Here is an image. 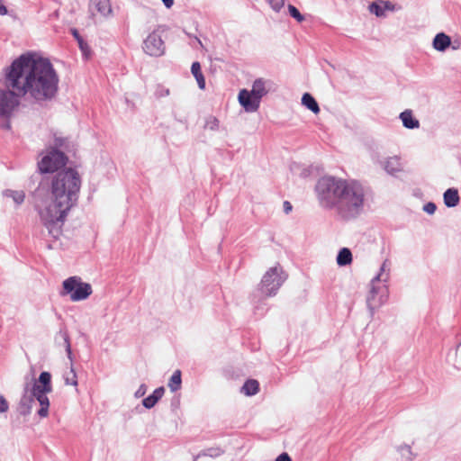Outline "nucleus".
<instances>
[{"instance_id":"1","label":"nucleus","mask_w":461,"mask_h":461,"mask_svg":"<svg viewBox=\"0 0 461 461\" xmlns=\"http://www.w3.org/2000/svg\"><path fill=\"white\" fill-rule=\"evenodd\" d=\"M80 186L78 172L66 168L43 177L32 193L41 220L54 239L59 237L68 212L77 203Z\"/></svg>"},{"instance_id":"2","label":"nucleus","mask_w":461,"mask_h":461,"mask_svg":"<svg viewBox=\"0 0 461 461\" xmlns=\"http://www.w3.org/2000/svg\"><path fill=\"white\" fill-rule=\"evenodd\" d=\"M8 86L37 104L50 102L58 94L59 78L48 59L32 53L21 55L5 69Z\"/></svg>"},{"instance_id":"3","label":"nucleus","mask_w":461,"mask_h":461,"mask_svg":"<svg viewBox=\"0 0 461 461\" xmlns=\"http://www.w3.org/2000/svg\"><path fill=\"white\" fill-rule=\"evenodd\" d=\"M366 194L367 188L362 183L348 179L334 213L344 221L357 219L364 212Z\"/></svg>"},{"instance_id":"4","label":"nucleus","mask_w":461,"mask_h":461,"mask_svg":"<svg viewBox=\"0 0 461 461\" xmlns=\"http://www.w3.org/2000/svg\"><path fill=\"white\" fill-rule=\"evenodd\" d=\"M347 180L336 176H324L317 181L315 193L321 208L335 211Z\"/></svg>"},{"instance_id":"5","label":"nucleus","mask_w":461,"mask_h":461,"mask_svg":"<svg viewBox=\"0 0 461 461\" xmlns=\"http://www.w3.org/2000/svg\"><path fill=\"white\" fill-rule=\"evenodd\" d=\"M391 261L385 259L380 268L379 272L371 280V288L369 294L366 298V304L371 312L374 313L375 310L383 305L388 296L387 283L390 279L391 273Z\"/></svg>"},{"instance_id":"6","label":"nucleus","mask_w":461,"mask_h":461,"mask_svg":"<svg viewBox=\"0 0 461 461\" xmlns=\"http://www.w3.org/2000/svg\"><path fill=\"white\" fill-rule=\"evenodd\" d=\"M52 390L51 374L48 371L41 372L32 385L34 401L37 400L41 405L38 411L41 418H46L49 415L50 400L47 394Z\"/></svg>"},{"instance_id":"7","label":"nucleus","mask_w":461,"mask_h":461,"mask_svg":"<svg viewBox=\"0 0 461 461\" xmlns=\"http://www.w3.org/2000/svg\"><path fill=\"white\" fill-rule=\"evenodd\" d=\"M287 279L286 273L283 267L277 264L270 267L262 276L258 285V291L266 297L276 295L278 290Z\"/></svg>"},{"instance_id":"8","label":"nucleus","mask_w":461,"mask_h":461,"mask_svg":"<svg viewBox=\"0 0 461 461\" xmlns=\"http://www.w3.org/2000/svg\"><path fill=\"white\" fill-rule=\"evenodd\" d=\"M5 85V88H0V118L6 121L5 128L10 129L9 120L18 108L22 95L18 91L15 93L14 89L11 90L12 86H8L6 80Z\"/></svg>"},{"instance_id":"9","label":"nucleus","mask_w":461,"mask_h":461,"mask_svg":"<svg viewBox=\"0 0 461 461\" xmlns=\"http://www.w3.org/2000/svg\"><path fill=\"white\" fill-rule=\"evenodd\" d=\"M62 286L63 292H61V294H69L72 302L86 300L93 292L90 284L82 282L81 278L76 276L64 280Z\"/></svg>"},{"instance_id":"10","label":"nucleus","mask_w":461,"mask_h":461,"mask_svg":"<svg viewBox=\"0 0 461 461\" xmlns=\"http://www.w3.org/2000/svg\"><path fill=\"white\" fill-rule=\"evenodd\" d=\"M67 161L68 158L64 152L53 149L38 162L39 170L41 173L45 174L58 172L59 168L67 164Z\"/></svg>"},{"instance_id":"11","label":"nucleus","mask_w":461,"mask_h":461,"mask_svg":"<svg viewBox=\"0 0 461 461\" xmlns=\"http://www.w3.org/2000/svg\"><path fill=\"white\" fill-rule=\"evenodd\" d=\"M143 50L149 56L160 57L165 53V43L158 30H154L143 41Z\"/></svg>"},{"instance_id":"12","label":"nucleus","mask_w":461,"mask_h":461,"mask_svg":"<svg viewBox=\"0 0 461 461\" xmlns=\"http://www.w3.org/2000/svg\"><path fill=\"white\" fill-rule=\"evenodd\" d=\"M240 104L248 113H254L258 110L260 100L256 98L255 95L250 94V90L241 89L238 95Z\"/></svg>"},{"instance_id":"13","label":"nucleus","mask_w":461,"mask_h":461,"mask_svg":"<svg viewBox=\"0 0 461 461\" xmlns=\"http://www.w3.org/2000/svg\"><path fill=\"white\" fill-rule=\"evenodd\" d=\"M34 402L32 387H30L29 384H26L23 387V393L18 403V412L22 416H28L32 411Z\"/></svg>"},{"instance_id":"14","label":"nucleus","mask_w":461,"mask_h":461,"mask_svg":"<svg viewBox=\"0 0 461 461\" xmlns=\"http://www.w3.org/2000/svg\"><path fill=\"white\" fill-rule=\"evenodd\" d=\"M273 86V81L269 79H265L263 77L257 78L253 82L250 94L261 101V99L272 89Z\"/></svg>"},{"instance_id":"15","label":"nucleus","mask_w":461,"mask_h":461,"mask_svg":"<svg viewBox=\"0 0 461 461\" xmlns=\"http://www.w3.org/2000/svg\"><path fill=\"white\" fill-rule=\"evenodd\" d=\"M377 163L391 176H395L402 171V164L399 156H392L384 160H378Z\"/></svg>"},{"instance_id":"16","label":"nucleus","mask_w":461,"mask_h":461,"mask_svg":"<svg viewBox=\"0 0 461 461\" xmlns=\"http://www.w3.org/2000/svg\"><path fill=\"white\" fill-rule=\"evenodd\" d=\"M89 6L104 17L112 14L113 12L110 0H90Z\"/></svg>"},{"instance_id":"17","label":"nucleus","mask_w":461,"mask_h":461,"mask_svg":"<svg viewBox=\"0 0 461 461\" xmlns=\"http://www.w3.org/2000/svg\"><path fill=\"white\" fill-rule=\"evenodd\" d=\"M55 341L59 345H64L68 359L72 362V350L70 339L67 330L61 329L55 337Z\"/></svg>"},{"instance_id":"18","label":"nucleus","mask_w":461,"mask_h":461,"mask_svg":"<svg viewBox=\"0 0 461 461\" xmlns=\"http://www.w3.org/2000/svg\"><path fill=\"white\" fill-rule=\"evenodd\" d=\"M399 117L406 129L413 130L420 127V122L413 116L411 110L402 112Z\"/></svg>"},{"instance_id":"19","label":"nucleus","mask_w":461,"mask_h":461,"mask_svg":"<svg viewBox=\"0 0 461 461\" xmlns=\"http://www.w3.org/2000/svg\"><path fill=\"white\" fill-rule=\"evenodd\" d=\"M165 393V388L160 386L153 391V393L148 397L142 400V405L146 409H151L157 402L162 398Z\"/></svg>"},{"instance_id":"20","label":"nucleus","mask_w":461,"mask_h":461,"mask_svg":"<svg viewBox=\"0 0 461 461\" xmlns=\"http://www.w3.org/2000/svg\"><path fill=\"white\" fill-rule=\"evenodd\" d=\"M451 44V39L444 32L436 34L433 39V48L438 51H445Z\"/></svg>"},{"instance_id":"21","label":"nucleus","mask_w":461,"mask_h":461,"mask_svg":"<svg viewBox=\"0 0 461 461\" xmlns=\"http://www.w3.org/2000/svg\"><path fill=\"white\" fill-rule=\"evenodd\" d=\"M444 203L447 207L452 208L459 203V194L456 188H448L443 194Z\"/></svg>"},{"instance_id":"22","label":"nucleus","mask_w":461,"mask_h":461,"mask_svg":"<svg viewBox=\"0 0 461 461\" xmlns=\"http://www.w3.org/2000/svg\"><path fill=\"white\" fill-rule=\"evenodd\" d=\"M391 3L388 1H380L379 3L374 2L369 5L370 13L374 14L377 17L384 16L385 10H391Z\"/></svg>"},{"instance_id":"23","label":"nucleus","mask_w":461,"mask_h":461,"mask_svg":"<svg viewBox=\"0 0 461 461\" xmlns=\"http://www.w3.org/2000/svg\"><path fill=\"white\" fill-rule=\"evenodd\" d=\"M71 33L74 38L77 40L78 43V47L84 56L85 59H88L91 56V49L88 46L87 42L83 39V37L79 34L77 29H71Z\"/></svg>"},{"instance_id":"24","label":"nucleus","mask_w":461,"mask_h":461,"mask_svg":"<svg viewBox=\"0 0 461 461\" xmlns=\"http://www.w3.org/2000/svg\"><path fill=\"white\" fill-rule=\"evenodd\" d=\"M352 259L353 257L351 250L348 248H342L337 255L336 261L339 267H346L351 264Z\"/></svg>"},{"instance_id":"25","label":"nucleus","mask_w":461,"mask_h":461,"mask_svg":"<svg viewBox=\"0 0 461 461\" xmlns=\"http://www.w3.org/2000/svg\"><path fill=\"white\" fill-rule=\"evenodd\" d=\"M302 104L313 113H320V107L315 98L309 93H304L302 97Z\"/></svg>"},{"instance_id":"26","label":"nucleus","mask_w":461,"mask_h":461,"mask_svg":"<svg viewBox=\"0 0 461 461\" xmlns=\"http://www.w3.org/2000/svg\"><path fill=\"white\" fill-rule=\"evenodd\" d=\"M191 72L194 77L200 89L205 88V78L202 73L201 65L198 61H194L191 66Z\"/></svg>"},{"instance_id":"27","label":"nucleus","mask_w":461,"mask_h":461,"mask_svg":"<svg viewBox=\"0 0 461 461\" xmlns=\"http://www.w3.org/2000/svg\"><path fill=\"white\" fill-rule=\"evenodd\" d=\"M259 390V384L255 379L247 380L241 387V393L248 396H253L258 393Z\"/></svg>"},{"instance_id":"28","label":"nucleus","mask_w":461,"mask_h":461,"mask_svg":"<svg viewBox=\"0 0 461 461\" xmlns=\"http://www.w3.org/2000/svg\"><path fill=\"white\" fill-rule=\"evenodd\" d=\"M181 376H182V373L179 369L175 370L174 373L172 374V375L168 381V384H167V386L169 387L171 392H176L181 388V384H182V377Z\"/></svg>"},{"instance_id":"29","label":"nucleus","mask_w":461,"mask_h":461,"mask_svg":"<svg viewBox=\"0 0 461 461\" xmlns=\"http://www.w3.org/2000/svg\"><path fill=\"white\" fill-rule=\"evenodd\" d=\"M3 195L5 197H11L17 205L22 204L25 198L23 191H14L10 189L5 190L3 192Z\"/></svg>"},{"instance_id":"30","label":"nucleus","mask_w":461,"mask_h":461,"mask_svg":"<svg viewBox=\"0 0 461 461\" xmlns=\"http://www.w3.org/2000/svg\"><path fill=\"white\" fill-rule=\"evenodd\" d=\"M224 453L223 449L219 447H212L206 449H203L198 454L199 456H210V457H218Z\"/></svg>"},{"instance_id":"31","label":"nucleus","mask_w":461,"mask_h":461,"mask_svg":"<svg viewBox=\"0 0 461 461\" xmlns=\"http://www.w3.org/2000/svg\"><path fill=\"white\" fill-rule=\"evenodd\" d=\"M398 451L401 454L402 461H413L414 455L411 452V447L408 445H402L398 447Z\"/></svg>"},{"instance_id":"32","label":"nucleus","mask_w":461,"mask_h":461,"mask_svg":"<svg viewBox=\"0 0 461 461\" xmlns=\"http://www.w3.org/2000/svg\"><path fill=\"white\" fill-rule=\"evenodd\" d=\"M65 384L67 385H77V376L73 366H70V370L64 375Z\"/></svg>"},{"instance_id":"33","label":"nucleus","mask_w":461,"mask_h":461,"mask_svg":"<svg viewBox=\"0 0 461 461\" xmlns=\"http://www.w3.org/2000/svg\"><path fill=\"white\" fill-rule=\"evenodd\" d=\"M219 125H220L219 120L212 115H210L205 119V124H204L205 129H208L211 131H217L219 129Z\"/></svg>"},{"instance_id":"34","label":"nucleus","mask_w":461,"mask_h":461,"mask_svg":"<svg viewBox=\"0 0 461 461\" xmlns=\"http://www.w3.org/2000/svg\"><path fill=\"white\" fill-rule=\"evenodd\" d=\"M289 14L294 18L297 22H303L304 16L299 12V10L293 5H288Z\"/></svg>"},{"instance_id":"35","label":"nucleus","mask_w":461,"mask_h":461,"mask_svg":"<svg viewBox=\"0 0 461 461\" xmlns=\"http://www.w3.org/2000/svg\"><path fill=\"white\" fill-rule=\"evenodd\" d=\"M267 2L271 8L276 13L280 12L285 5V0H267Z\"/></svg>"},{"instance_id":"36","label":"nucleus","mask_w":461,"mask_h":461,"mask_svg":"<svg viewBox=\"0 0 461 461\" xmlns=\"http://www.w3.org/2000/svg\"><path fill=\"white\" fill-rule=\"evenodd\" d=\"M437 210V206L434 203L429 202L423 206V211L429 214H433Z\"/></svg>"},{"instance_id":"37","label":"nucleus","mask_w":461,"mask_h":461,"mask_svg":"<svg viewBox=\"0 0 461 461\" xmlns=\"http://www.w3.org/2000/svg\"><path fill=\"white\" fill-rule=\"evenodd\" d=\"M9 409V404L6 401V399L3 396V395H0V413H5L8 411Z\"/></svg>"},{"instance_id":"38","label":"nucleus","mask_w":461,"mask_h":461,"mask_svg":"<svg viewBox=\"0 0 461 461\" xmlns=\"http://www.w3.org/2000/svg\"><path fill=\"white\" fill-rule=\"evenodd\" d=\"M146 392H147L146 384H141L139 386V388L137 389V391L135 392L134 395H135L136 398H140V397L145 395Z\"/></svg>"},{"instance_id":"39","label":"nucleus","mask_w":461,"mask_h":461,"mask_svg":"<svg viewBox=\"0 0 461 461\" xmlns=\"http://www.w3.org/2000/svg\"><path fill=\"white\" fill-rule=\"evenodd\" d=\"M276 461H292V459L287 453L284 452L276 458Z\"/></svg>"},{"instance_id":"40","label":"nucleus","mask_w":461,"mask_h":461,"mask_svg":"<svg viewBox=\"0 0 461 461\" xmlns=\"http://www.w3.org/2000/svg\"><path fill=\"white\" fill-rule=\"evenodd\" d=\"M156 95L158 96V97H164V96H167L169 95V89H167V88H161L159 90L157 91Z\"/></svg>"},{"instance_id":"41","label":"nucleus","mask_w":461,"mask_h":461,"mask_svg":"<svg viewBox=\"0 0 461 461\" xmlns=\"http://www.w3.org/2000/svg\"><path fill=\"white\" fill-rule=\"evenodd\" d=\"M283 206H284V212L286 214H288L293 209L291 203L288 201H285Z\"/></svg>"},{"instance_id":"42","label":"nucleus","mask_w":461,"mask_h":461,"mask_svg":"<svg viewBox=\"0 0 461 461\" xmlns=\"http://www.w3.org/2000/svg\"><path fill=\"white\" fill-rule=\"evenodd\" d=\"M255 311L256 313L259 315H264V313L266 312V309L261 304L255 306Z\"/></svg>"},{"instance_id":"43","label":"nucleus","mask_w":461,"mask_h":461,"mask_svg":"<svg viewBox=\"0 0 461 461\" xmlns=\"http://www.w3.org/2000/svg\"><path fill=\"white\" fill-rule=\"evenodd\" d=\"M7 14V8L3 4V0H0V15H5Z\"/></svg>"},{"instance_id":"44","label":"nucleus","mask_w":461,"mask_h":461,"mask_svg":"<svg viewBox=\"0 0 461 461\" xmlns=\"http://www.w3.org/2000/svg\"><path fill=\"white\" fill-rule=\"evenodd\" d=\"M65 140L62 138H56L55 139V145L57 147L62 148L64 146Z\"/></svg>"},{"instance_id":"45","label":"nucleus","mask_w":461,"mask_h":461,"mask_svg":"<svg viewBox=\"0 0 461 461\" xmlns=\"http://www.w3.org/2000/svg\"><path fill=\"white\" fill-rule=\"evenodd\" d=\"M163 2V4L165 5V6L167 8H170L173 4H174V0H161Z\"/></svg>"}]
</instances>
